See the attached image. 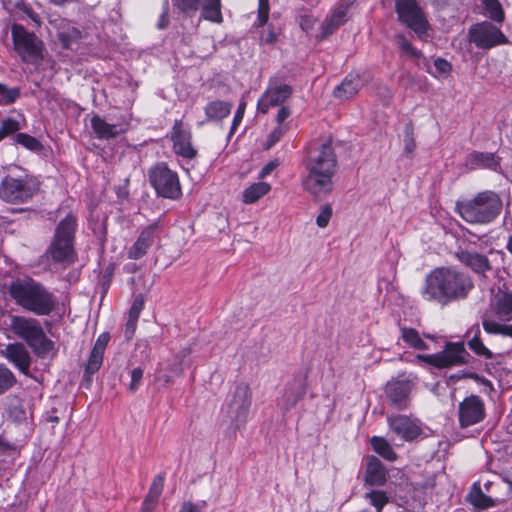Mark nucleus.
Returning <instances> with one entry per match:
<instances>
[{"instance_id":"6","label":"nucleus","mask_w":512,"mask_h":512,"mask_svg":"<svg viewBox=\"0 0 512 512\" xmlns=\"http://www.w3.org/2000/svg\"><path fill=\"white\" fill-rule=\"evenodd\" d=\"M78 227L77 217L67 214L56 226L53 239L47 249V255L53 263L70 265L77 258L74 249L75 233Z\"/></svg>"},{"instance_id":"31","label":"nucleus","mask_w":512,"mask_h":512,"mask_svg":"<svg viewBox=\"0 0 512 512\" xmlns=\"http://www.w3.org/2000/svg\"><path fill=\"white\" fill-rule=\"evenodd\" d=\"M494 313L496 317L503 322L512 318V292L504 291L498 294L495 299Z\"/></svg>"},{"instance_id":"29","label":"nucleus","mask_w":512,"mask_h":512,"mask_svg":"<svg viewBox=\"0 0 512 512\" xmlns=\"http://www.w3.org/2000/svg\"><path fill=\"white\" fill-rule=\"evenodd\" d=\"M466 501L473 507L474 511H483L496 506V502L486 495L478 482L473 483L466 495Z\"/></svg>"},{"instance_id":"26","label":"nucleus","mask_w":512,"mask_h":512,"mask_svg":"<svg viewBox=\"0 0 512 512\" xmlns=\"http://www.w3.org/2000/svg\"><path fill=\"white\" fill-rule=\"evenodd\" d=\"M388 480V471L379 458L369 455L366 458L364 482L368 486H383Z\"/></svg>"},{"instance_id":"3","label":"nucleus","mask_w":512,"mask_h":512,"mask_svg":"<svg viewBox=\"0 0 512 512\" xmlns=\"http://www.w3.org/2000/svg\"><path fill=\"white\" fill-rule=\"evenodd\" d=\"M8 293L17 306L36 316H49L58 305L55 294L33 278L12 281Z\"/></svg>"},{"instance_id":"33","label":"nucleus","mask_w":512,"mask_h":512,"mask_svg":"<svg viewBox=\"0 0 512 512\" xmlns=\"http://www.w3.org/2000/svg\"><path fill=\"white\" fill-rule=\"evenodd\" d=\"M470 160L475 168L489 169L497 171L500 168V158L492 152L474 151L470 155Z\"/></svg>"},{"instance_id":"51","label":"nucleus","mask_w":512,"mask_h":512,"mask_svg":"<svg viewBox=\"0 0 512 512\" xmlns=\"http://www.w3.org/2000/svg\"><path fill=\"white\" fill-rule=\"evenodd\" d=\"M144 306H145V298H144V295L143 294H137L135 297H134V300L132 302V305L129 309V313H128V316H132V317H135V318H138L140 317V314L141 312L143 311L144 309Z\"/></svg>"},{"instance_id":"20","label":"nucleus","mask_w":512,"mask_h":512,"mask_svg":"<svg viewBox=\"0 0 512 512\" xmlns=\"http://www.w3.org/2000/svg\"><path fill=\"white\" fill-rule=\"evenodd\" d=\"M412 383L409 380L392 379L384 388L388 403L398 409L405 410L409 406Z\"/></svg>"},{"instance_id":"9","label":"nucleus","mask_w":512,"mask_h":512,"mask_svg":"<svg viewBox=\"0 0 512 512\" xmlns=\"http://www.w3.org/2000/svg\"><path fill=\"white\" fill-rule=\"evenodd\" d=\"M417 358L420 361L437 369H447L451 367L466 365L472 358L465 348L463 341L445 343L444 349L434 354H419Z\"/></svg>"},{"instance_id":"43","label":"nucleus","mask_w":512,"mask_h":512,"mask_svg":"<svg viewBox=\"0 0 512 512\" xmlns=\"http://www.w3.org/2000/svg\"><path fill=\"white\" fill-rule=\"evenodd\" d=\"M365 499L376 509V512H382L383 508L389 503V497L383 490H372L365 494Z\"/></svg>"},{"instance_id":"58","label":"nucleus","mask_w":512,"mask_h":512,"mask_svg":"<svg viewBox=\"0 0 512 512\" xmlns=\"http://www.w3.org/2000/svg\"><path fill=\"white\" fill-rule=\"evenodd\" d=\"M206 506V501H202L201 505L194 504L191 501L182 503L179 512H202V508Z\"/></svg>"},{"instance_id":"17","label":"nucleus","mask_w":512,"mask_h":512,"mask_svg":"<svg viewBox=\"0 0 512 512\" xmlns=\"http://www.w3.org/2000/svg\"><path fill=\"white\" fill-rule=\"evenodd\" d=\"M170 139L173 144V151L177 156L184 159H194L197 156V150L192 145V133L189 128H185L181 119H176L170 132Z\"/></svg>"},{"instance_id":"46","label":"nucleus","mask_w":512,"mask_h":512,"mask_svg":"<svg viewBox=\"0 0 512 512\" xmlns=\"http://www.w3.org/2000/svg\"><path fill=\"white\" fill-rule=\"evenodd\" d=\"M344 25L342 22L334 18L331 14L325 19L321 25V34L318 36L319 40H323L328 36L332 35L340 26Z\"/></svg>"},{"instance_id":"48","label":"nucleus","mask_w":512,"mask_h":512,"mask_svg":"<svg viewBox=\"0 0 512 512\" xmlns=\"http://www.w3.org/2000/svg\"><path fill=\"white\" fill-rule=\"evenodd\" d=\"M269 11V0H258V16L253 26L256 28L265 26L269 19Z\"/></svg>"},{"instance_id":"5","label":"nucleus","mask_w":512,"mask_h":512,"mask_svg":"<svg viewBox=\"0 0 512 512\" xmlns=\"http://www.w3.org/2000/svg\"><path fill=\"white\" fill-rule=\"evenodd\" d=\"M11 331L31 348L39 358L55 350V342L47 337L40 321L34 317L15 315L11 318Z\"/></svg>"},{"instance_id":"37","label":"nucleus","mask_w":512,"mask_h":512,"mask_svg":"<svg viewBox=\"0 0 512 512\" xmlns=\"http://www.w3.org/2000/svg\"><path fill=\"white\" fill-rule=\"evenodd\" d=\"M401 338L411 348L415 350H428L429 346L421 338L419 332L410 327H401Z\"/></svg>"},{"instance_id":"21","label":"nucleus","mask_w":512,"mask_h":512,"mask_svg":"<svg viewBox=\"0 0 512 512\" xmlns=\"http://www.w3.org/2000/svg\"><path fill=\"white\" fill-rule=\"evenodd\" d=\"M110 338L109 332H103L97 337L92 347L83 374L84 380L88 383L92 382V376L100 370L103 364L104 353Z\"/></svg>"},{"instance_id":"24","label":"nucleus","mask_w":512,"mask_h":512,"mask_svg":"<svg viewBox=\"0 0 512 512\" xmlns=\"http://www.w3.org/2000/svg\"><path fill=\"white\" fill-rule=\"evenodd\" d=\"M0 353L22 374L26 376L30 374L31 356L22 343H9Z\"/></svg>"},{"instance_id":"25","label":"nucleus","mask_w":512,"mask_h":512,"mask_svg":"<svg viewBox=\"0 0 512 512\" xmlns=\"http://www.w3.org/2000/svg\"><path fill=\"white\" fill-rule=\"evenodd\" d=\"M56 37L61 47L66 50H73L83 38L82 31L67 19H61L56 25Z\"/></svg>"},{"instance_id":"54","label":"nucleus","mask_w":512,"mask_h":512,"mask_svg":"<svg viewBox=\"0 0 512 512\" xmlns=\"http://www.w3.org/2000/svg\"><path fill=\"white\" fill-rule=\"evenodd\" d=\"M245 108H246V103L244 101H242L238 105V108H237V110H236V112L234 114V117H233V120H232V124H231V127H230V134H234L235 131L237 130L238 126L242 122L243 117H244Z\"/></svg>"},{"instance_id":"62","label":"nucleus","mask_w":512,"mask_h":512,"mask_svg":"<svg viewBox=\"0 0 512 512\" xmlns=\"http://www.w3.org/2000/svg\"><path fill=\"white\" fill-rule=\"evenodd\" d=\"M291 115V110L288 106H281L278 110L276 121L280 125Z\"/></svg>"},{"instance_id":"12","label":"nucleus","mask_w":512,"mask_h":512,"mask_svg":"<svg viewBox=\"0 0 512 512\" xmlns=\"http://www.w3.org/2000/svg\"><path fill=\"white\" fill-rule=\"evenodd\" d=\"M172 5L186 17L194 16L201 9L204 20L216 24L223 22L222 0H172Z\"/></svg>"},{"instance_id":"36","label":"nucleus","mask_w":512,"mask_h":512,"mask_svg":"<svg viewBox=\"0 0 512 512\" xmlns=\"http://www.w3.org/2000/svg\"><path fill=\"white\" fill-rule=\"evenodd\" d=\"M370 445L373 451L384 460L389 462H394L397 460L398 455L386 438L382 436H372L370 438Z\"/></svg>"},{"instance_id":"23","label":"nucleus","mask_w":512,"mask_h":512,"mask_svg":"<svg viewBox=\"0 0 512 512\" xmlns=\"http://www.w3.org/2000/svg\"><path fill=\"white\" fill-rule=\"evenodd\" d=\"M307 391L305 377H294L284 390L283 395L278 400V407L284 412L290 411L297 403L304 399Z\"/></svg>"},{"instance_id":"61","label":"nucleus","mask_w":512,"mask_h":512,"mask_svg":"<svg viewBox=\"0 0 512 512\" xmlns=\"http://www.w3.org/2000/svg\"><path fill=\"white\" fill-rule=\"evenodd\" d=\"M284 135V130L282 127L278 126L276 127L270 134H269V137H268V144L269 146H272L274 145L275 143H277Z\"/></svg>"},{"instance_id":"39","label":"nucleus","mask_w":512,"mask_h":512,"mask_svg":"<svg viewBox=\"0 0 512 512\" xmlns=\"http://www.w3.org/2000/svg\"><path fill=\"white\" fill-rule=\"evenodd\" d=\"M485 14L494 23H503L505 20V13L499 0H482Z\"/></svg>"},{"instance_id":"19","label":"nucleus","mask_w":512,"mask_h":512,"mask_svg":"<svg viewBox=\"0 0 512 512\" xmlns=\"http://www.w3.org/2000/svg\"><path fill=\"white\" fill-rule=\"evenodd\" d=\"M160 224L155 221L141 230L136 241L127 251V257L131 260H139L144 257L159 238Z\"/></svg>"},{"instance_id":"42","label":"nucleus","mask_w":512,"mask_h":512,"mask_svg":"<svg viewBox=\"0 0 512 512\" xmlns=\"http://www.w3.org/2000/svg\"><path fill=\"white\" fill-rule=\"evenodd\" d=\"M21 95L19 87H8L4 83H0V105L8 106L14 104Z\"/></svg>"},{"instance_id":"4","label":"nucleus","mask_w":512,"mask_h":512,"mask_svg":"<svg viewBox=\"0 0 512 512\" xmlns=\"http://www.w3.org/2000/svg\"><path fill=\"white\" fill-rule=\"evenodd\" d=\"M503 210V200L494 190H483L472 198L459 200L455 212L471 225H488L493 223Z\"/></svg>"},{"instance_id":"16","label":"nucleus","mask_w":512,"mask_h":512,"mask_svg":"<svg viewBox=\"0 0 512 512\" xmlns=\"http://www.w3.org/2000/svg\"><path fill=\"white\" fill-rule=\"evenodd\" d=\"M486 417L484 400L475 394L466 396L458 406V422L461 428H468L482 422Z\"/></svg>"},{"instance_id":"2","label":"nucleus","mask_w":512,"mask_h":512,"mask_svg":"<svg viewBox=\"0 0 512 512\" xmlns=\"http://www.w3.org/2000/svg\"><path fill=\"white\" fill-rule=\"evenodd\" d=\"M473 288L469 273L455 266H441L425 276L420 294L425 301L445 307L466 299Z\"/></svg>"},{"instance_id":"44","label":"nucleus","mask_w":512,"mask_h":512,"mask_svg":"<svg viewBox=\"0 0 512 512\" xmlns=\"http://www.w3.org/2000/svg\"><path fill=\"white\" fill-rule=\"evenodd\" d=\"M404 148L403 153L404 155L411 159L413 158L414 151L416 150V141L414 137V127L412 123H409L406 125L404 129Z\"/></svg>"},{"instance_id":"41","label":"nucleus","mask_w":512,"mask_h":512,"mask_svg":"<svg viewBox=\"0 0 512 512\" xmlns=\"http://www.w3.org/2000/svg\"><path fill=\"white\" fill-rule=\"evenodd\" d=\"M17 383L14 373L5 365L0 364V395H3Z\"/></svg>"},{"instance_id":"15","label":"nucleus","mask_w":512,"mask_h":512,"mask_svg":"<svg viewBox=\"0 0 512 512\" xmlns=\"http://www.w3.org/2000/svg\"><path fill=\"white\" fill-rule=\"evenodd\" d=\"M292 93L293 88L290 85L282 83L277 77L270 78L265 91L258 99L257 111L266 114L271 107L282 105Z\"/></svg>"},{"instance_id":"60","label":"nucleus","mask_w":512,"mask_h":512,"mask_svg":"<svg viewBox=\"0 0 512 512\" xmlns=\"http://www.w3.org/2000/svg\"><path fill=\"white\" fill-rule=\"evenodd\" d=\"M138 318L128 316L125 328V335L127 339H131L136 331Z\"/></svg>"},{"instance_id":"45","label":"nucleus","mask_w":512,"mask_h":512,"mask_svg":"<svg viewBox=\"0 0 512 512\" xmlns=\"http://www.w3.org/2000/svg\"><path fill=\"white\" fill-rule=\"evenodd\" d=\"M14 140L17 144L31 151H37L41 147L40 141L27 133H17L14 137Z\"/></svg>"},{"instance_id":"56","label":"nucleus","mask_w":512,"mask_h":512,"mask_svg":"<svg viewBox=\"0 0 512 512\" xmlns=\"http://www.w3.org/2000/svg\"><path fill=\"white\" fill-rule=\"evenodd\" d=\"M279 36V32H277L272 24L268 25L266 33L261 35V42L265 44L272 45L274 44Z\"/></svg>"},{"instance_id":"1","label":"nucleus","mask_w":512,"mask_h":512,"mask_svg":"<svg viewBox=\"0 0 512 512\" xmlns=\"http://www.w3.org/2000/svg\"><path fill=\"white\" fill-rule=\"evenodd\" d=\"M302 163L307 172L302 180L304 190L314 196L332 191L338 159L331 137L308 143L304 148Z\"/></svg>"},{"instance_id":"10","label":"nucleus","mask_w":512,"mask_h":512,"mask_svg":"<svg viewBox=\"0 0 512 512\" xmlns=\"http://www.w3.org/2000/svg\"><path fill=\"white\" fill-rule=\"evenodd\" d=\"M38 185L30 175L16 178L6 175L0 183V198L7 203H24L38 191Z\"/></svg>"},{"instance_id":"40","label":"nucleus","mask_w":512,"mask_h":512,"mask_svg":"<svg viewBox=\"0 0 512 512\" xmlns=\"http://www.w3.org/2000/svg\"><path fill=\"white\" fill-rule=\"evenodd\" d=\"M22 129L21 123L12 117H5L0 124V142L12 135H16Z\"/></svg>"},{"instance_id":"49","label":"nucleus","mask_w":512,"mask_h":512,"mask_svg":"<svg viewBox=\"0 0 512 512\" xmlns=\"http://www.w3.org/2000/svg\"><path fill=\"white\" fill-rule=\"evenodd\" d=\"M355 1L356 0H347L343 3H340L332 11L331 14L334 16V18H336L337 20H339L340 22L345 24L349 19V17H348L349 10H350L351 6L355 3Z\"/></svg>"},{"instance_id":"18","label":"nucleus","mask_w":512,"mask_h":512,"mask_svg":"<svg viewBox=\"0 0 512 512\" xmlns=\"http://www.w3.org/2000/svg\"><path fill=\"white\" fill-rule=\"evenodd\" d=\"M390 430L405 442H412L422 434L419 420L403 414L387 416Z\"/></svg>"},{"instance_id":"55","label":"nucleus","mask_w":512,"mask_h":512,"mask_svg":"<svg viewBox=\"0 0 512 512\" xmlns=\"http://www.w3.org/2000/svg\"><path fill=\"white\" fill-rule=\"evenodd\" d=\"M434 67L439 75H448L452 70V65L446 59L438 57L434 60Z\"/></svg>"},{"instance_id":"22","label":"nucleus","mask_w":512,"mask_h":512,"mask_svg":"<svg viewBox=\"0 0 512 512\" xmlns=\"http://www.w3.org/2000/svg\"><path fill=\"white\" fill-rule=\"evenodd\" d=\"M90 124L95 137L99 140L114 139L129 130L130 123L125 118L117 124L108 123L98 114H93Z\"/></svg>"},{"instance_id":"13","label":"nucleus","mask_w":512,"mask_h":512,"mask_svg":"<svg viewBox=\"0 0 512 512\" xmlns=\"http://www.w3.org/2000/svg\"><path fill=\"white\" fill-rule=\"evenodd\" d=\"M395 11L398 20L419 38L427 35L429 23L417 0H396Z\"/></svg>"},{"instance_id":"11","label":"nucleus","mask_w":512,"mask_h":512,"mask_svg":"<svg viewBox=\"0 0 512 512\" xmlns=\"http://www.w3.org/2000/svg\"><path fill=\"white\" fill-rule=\"evenodd\" d=\"M467 36L471 44L485 51L510 43L501 28L497 27L493 21L487 20L472 24L468 29Z\"/></svg>"},{"instance_id":"47","label":"nucleus","mask_w":512,"mask_h":512,"mask_svg":"<svg viewBox=\"0 0 512 512\" xmlns=\"http://www.w3.org/2000/svg\"><path fill=\"white\" fill-rule=\"evenodd\" d=\"M399 48L402 52L407 54L411 58H420L422 53L418 49H416L411 42L405 37L403 34H398L396 36Z\"/></svg>"},{"instance_id":"53","label":"nucleus","mask_w":512,"mask_h":512,"mask_svg":"<svg viewBox=\"0 0 512 512\" xmlns=\"http://www.w3.org/2000/svg\"><path fill=\"white\" fill-rule=\"evenodd\" d=\"M143 369L141 367H136L131 371V381L129 384V391L134 393L141 386L143 379Z\"/></svg>"},{"instance_id":"59","label":"nucleus","mask_w":512,"mask_h":512,"mask_svg":"<svg viewBox=\"0 0 512 512\" xmlns=\"http://www.w3.org/2000/svg\"><path fill=\"white\" fill-rule=\"evenodd\" d=\"M316 21L317 20L312 15H303L300 18V27L303 31L308 33L313 29Z\"/></svg>"},{"instance_id":"30","label":"nucleus","mask_w":512,"mask_h":512,"mask_svg":"<svg viewBox=\"0 0 512 512\" xmlns=\"http://www.w3.org/2000/svg\"><path fill=\"white\" fill-rule=\"evenodd\" d=\"M233 105L223 100L210 101L204 107V113L207 121H221L231 113Z\"/></svg>"},{"instance_id":"35","label":"nucleus","mask_w":512,"mask_h":512,"mask_svg":"<svg viewBox=\"0 0 512 512\" xmlns=\"http://www.w3.org/2000/svg\"><path fill=\"white\" fill-rule=\"evenodd\" d=\"M271 191V185L267 182H255L245 188L242 192L244 204H254Z\"/></svg>"},{"instance_id":"27","label":"nucleus","mask_w":512,"mask_h":512,"mask_svg":"<svg viewBox=\"0 0 512 512\" xmlns=\"http://www.w3.org/2000/svg\"><path fill=\"white\" fill-rule=\"evenodd\" d=\"M457 259L463 265L470 268L475 274L483 277L486 276L487 272L493 269L488 257L475 251L462 250L457 253Z\"/></svg>"},{"instance_id":"50","label":"nucleus","mask_w":512,"mask_h":512,"mask_svg":"<svg viewBox=\"0 0 512 512\" xmlns=\"http://www.w3.org/2000/svg\"><path fill=\"white\" fill-rule=\"evenodd\" d=\"M332 207L330 204H325L322 206L320 213L316 217V224L320 228H325L332 217Z\"/></svg>"},{"instance_id":"57","label":"nucleus","mask_w":512,"mask_h":512,"mask_svg":"<svg viewBox=\"0 0 512 512\" xmlns=\"http://www.w3.org/2000/svg\"><path fill=\"white\" fill-rule=\"evenodd\" d=\"M502 325L493 320H483L482 326L488 334H502Z\"/></svg>"},{"instance_id":"63","label":"nucleus","mask_w":512,"mask_h":512,"mask_svg":"<svg viewBox=\"0 0 512 512\" xmlns=\"http://www.w3.org/2000/svg\"><path fill=\"white\" fill-rule=\"evenodd\" d=\"M25 414V410L21 406H14L10 411V415L18 421L24 420Z\"/></svg>"},{"instance_id":"28","label":"nucleus","mask_w":512,"mask_h":512,"mask_svg":"<svg viewBox=\"0 0 512 512\" xmlns=\"http://www.w3.org/2000/svg\"><path fill=\"white\" fill-rule=\"evenodd\" d=\"M363 87L361 75L358 72L348 73L333 90V97L340 100L354 98Z\"/></svg>"},{"instance_id":"14","label":"nucleus","mask_w":512,"mask_h":512,"mask_svg":"<svg viewBox=\"0 0 512 512\" xmlns=\"http://www.w3.org/2000/svg\"><path fill=\"white\" fill-rule=\"evenodd\" d=\"M251 404L252 392L249 384L246 382L238 383L227 403V413L232 417L238 428L247 422Z\"/></svg>"},{"instance_id":"38","label":"nucleus","mask_w":512,"mask_h":512,"mask_svg":"<svg viewBox=\"0 0 512 512\" xmlns=\"http://www.w3.org/2000/svg\"><path fill=\"white\" fill-rule=\"evenodd\" d=\"M115 270H116V264H115V262L111 261L102 269V271L99 275L98 287L100 289L102 299L107 295V293L111 287L112 280H113V277L115 274Z\"/></svg>"},{"instance_id":"7","label":"nucleus","mask_w":512,"mask_h":512,"mask_svg":"<svg viewBox=\"0 0 512 512\" xmlns=\"http://www.w3.org/2000/svg\"><path fill=\"white\" fill-rule=\"evenodd\" d=\"M11 38L13 49L23 63L37 65L43 60L44 43L34 32L15 23L11 26Z\"/></svg>"},{"instance_id":"32","label":"nucleus","mask_w":512,"mask_h":512,"mask_svg":"<svg viewBox=\"0 0 512 512\" xmlns=\"http://www.w3.org/2000/svg\"><path fill=\"white\" fill-rule=\"evenodd\" d=\"M164 483L165 473H160L153 478L149 491L142 502L145 509H156L158 499L164 489Z\"/></svg>"},{"instance_id":"52","label":"nucleus","mask_w":512,"mask_h":512,"mask_svg":"<svg viewBox=\"0 0 512 512\" xmlns=\"http://www.w3.org/2000/svg\"><path fill=\"white\" fill-rule=\"evenodd\" d=\"M170 24V10H169V2L165 0L162 5V12L159 16V19L156 23V28L158 30L166 29Z\"/></svg>"},{"instance_id":"64","label":"nucleus","mask_w":512,"mask_h":512,"mask_svg":"<svg viewBox=\"0 0 512 512\" xmlns=\"http://www.w3.org/2000/svg\"><path fill=\"white\" fill-rule=\"evenodd\" d=\"M277 164L274 162L267 163L259 172V178H265L268 176L275 168Z\"/></svg>"},{"instance_id":"34","label":"nucleus","mask_w":512,"mask_h":512,"mask_svg":"<svg viewBox=\"0 0 512 512\" xmlns=\"http://www.w3.org/2000/svg\"><path fill=\"white\" fill-rule=\"evenodd\" d=\"M474 332L473 336L467 341L468 348L477 356L484 359H492V351L485 346L481 339V331L479 325H474L468 332L467 335Z\"/></svg>"},{"instance_id":"8","label":"nucleus","mask_w":512,"mask_h":512,"mask_svg":"<svg viewBox=\"0 0 512 512\" xmlns=\"http://www.w3.org/2000/svg\"><path fill=\"white\" fill-rule=\"evenodd\" d=\"M148 180L156 195L169 200L182 196L179 175L166 162H157L148 170Z\"/></svg>"}]
</instances>
